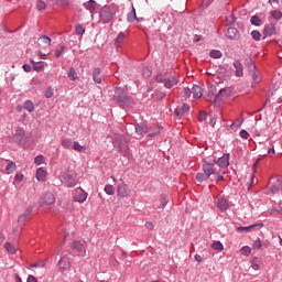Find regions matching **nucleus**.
I'll use <instances>...</instances> for the list:
<instances>
[{"label": "nucleus", "mask_w": 282, "mask_h": 282, "mask_svg": "<svg viewBox=\"0 0 282 282\" xmlns=\"http://www.w3.org/2000/svg\"><path fill=\"white\" fill-rule=\"evenodd\" d=\"M217 165L220 169H227V166H230V154H224L221 158L217 160Z\"/></svg>", "instance_id": "9d476101"}, {"label": "nucleus", "mask_w": 282, "mask_h": 282, "mask_svg": "<svg viewBox=\"0 0 282 282\" xmlns=\"http://www.w3.org/2000/svg\"><path fill=\"white\" fill-rule=\"evenodd\" d=\"M32 268H45V262H37L32 264Z\"/></svg>", "instance_id": "bf43d9fd"}, {"label": "nucleus", "mask_w": 282, "mask_h": 282, "mask_svg": "<svg viewBox=\"0 0 282 282\" xmlns=\"http://www.w3.org/2000/svg\"><path fill=\"white\" fill-rule=\"evenodd\" d=\"M57 268L62 270V272H67L72 268V263L69 262V256L63 254L57 263Z\"/></svg>", "instance_id": "39448f33"}, {"label": "nucleus", "mask_w": 282, "mask_h": 282, "mask_svg": "<svg viewBox=\"0 0 282 282\" xmlns=\"http://www.w3.org/2000/svg\"><path fill=\"white\" fill-rule=\"evenodd\" d=\"M209 56H212V58H221V56H224V54L219 50H213L209 53Z\"/></svg>", "instance_id": "58836bf2"}, {"label": "nucleus", "mask_w": 282, "mask_h": 282, "mask_svg": "<svg viewBox=\"0 0 282 282\" xmlns=\"http://www.w3.org/2000/svg\"><path fill=\"white\" fill-rule=\"evenodd\" d=\"M56 198L54 197L53 193H46L41 199H40V206L43 208L47 206H53L55 204Z\"/></svg>", "instance_id": "423d86ee"}, {"label": "nucleus", "mask_w": 282, "mask_h": 282, "mask_svg": "<svg viewBox=\"0 0 282 282\" xmlns=\"http://www.w3.org/2000/svg\"><path fill=\"white\" fill-rule=\"evenodd\" d=\"M74 199L79 204H85V202H87V192L83 191L82 188L75 189Z\"/></svg>", "instance_id": "6e6552de"}, {"label": "nucleus", "mask_w": 282, "mask_h": 282, "mask_svg": "<svg viewBox=\"0 0 282 282\" xmlns=\"http://www.w3.org/2000/svg\"><path fill=\"white\" fill-rule=\"evenodd\" d=\"M184 94L189 98L191 94H193V89L191 90V88H184Z\"/></svg>", "instance_id": "680f3d73"}, {"label": "nucleus", "mask_w": 282, "mask_h": 282, "mask_svg": "<svg viewBox=\"0 0 282 282\" xmlns=\"http://www.w3.org/2000/svg\"><path fill=\"white\" fill-rule=\"evenodd\" d=\"M31 63L35 72H41V69H43V64H41V62H34V59H31Z\"/></svg>", "instance_id": "a19ab883"}, {"label": "nucleus", "mask_w": 282, "mask_h": 282, "mask_svg": "<svg viewBox=\"0 0 282 282\" xmlns=\"http://www.w3.org/2000/svg\"><path fill=\"white\" fill-rule=\"evenodd\" d=\"M227 39H230L231 41L235 39H239V31L235 28H229L226 32Z\"/></svg>", "instance_id": "6ab92c4d"}, {"label": "nucleus", "mask_w": 282, "mask_h": 282, "mask_svg": "<svg viewBox=\"0 0 282 282\" xmlns=\"http://www.w3.org/2000/svg\"><path fill=\"white\" fill-rule=\"evenodd\" d=\"M251 76H252V80H253L254 85H259V83H261V75H259V73H257L256 65H253L251 68Z\"/></svg>", "instance_id": "412c9836"}, {"label": "nucleus", "mask_w": 282, "mask_h": 282, "mask_svg": "<svg viewBox=\"0 0 282 282\" xmlns=\"http://www.w3.org/2000/svg\"><path fill=\"white\" fill-rule=\"evenodd\" d=\"M12 140L17 144H25L28 142V135L25 134V129L17 128L13 133Z\"/></svg>", "instance_id": "20e7f679"}, {"label": "nucleus", "mask_w": 282, "mask_h": 282, "mask_svg": "<svg viewBox=\"0 0 282 282\" xmlns=\"http://www.w3.org/2000/svg\"><path fill=\"white\" fill-rule=\"evenodd\" d=\"M194 259H195V261H197L198 263H202V261H204V259L202 258L200 254H195V256H194Z\"/></svg>", "instance_id": "e2e57ef3"}, {"label": "nucleus", "mask_w": 282, "mask_h": 282, "mask_svg": "<svg viewBox=\"0 0 282 282\" xmlns=\"http://www.w3.org/2000/svg\"><path fill=\"white\" fill-rule=\"evenodd\" d=\"M93 80L96 85L102 84V77H100V67H95L93 69Z\"/></svg>", "instance_id": "4468645a"}, {"label": "nucleus", "mask_w": 282, "mask_h": 282, "mask_svg": "<svg viewBox=\"0 0 282 282\" xmlns=\"http://www.w3.org/2000/svg\"><path fill=\"white\" fill-rule=\"evenodd\" d=\"M263 225H260V224H254V225H251V226H248V227H238V231L239 232H252V230H259V228H262Z\"/></svg>", "instance_id": "dca6fc26"}, {"label": "nucleus", "mask_w": 282, "mask_h": 282, "mask_svg": "<svg viewBox=\"0 0 282 282\" xmlns=\"http://www.w3.org/2000/svg\"><path fill=\"white\" fill-rule=\"evenodd\" d=\"M30 215H32V208H28L23 214H21L18 217V223L25 224V221H28V217H30Z\"/></svg>", "instance_id": "aec40b11"}, {"label": "nucleus", "mask_w": 282, "mask_h": 282, "mask_svg": "<svg viewBox=\"0 0 282 282\" xmlns=\"http://www.w3.org/2000/svg\"><path fill=\"white\" fill-rule=\"evenodd\" d=\"M67 76L70 80H76L78 78V73H76V69H74V67H70L68 69Z\"/></svg>", "instance_id": "2f4dec72"}, {"label": "nucleus", "mask_w": 282, "mask_h": 282, "mask_svg": "<svg viewBox=\"0 0 282 282\" xmlns=\"http://www.w3.org/2000/svg\"><path fill=\"white\" fill-rule=\"evenodd\" d=\"M243 124V119H238L231 124V129H239Z\"/></svg>", "instance_id": "de8ad7c7"}, {"label": "nucleus", "mask_w": 282, "mask_h": 282, "mask_svg": "<svg viewBox=\"0 0 282 282\" xmlns=\"http://www.w3.org/2000/svg\"><path fill=\"white\" fill-rule=\"evenodd\" d=\"M198 120L199 122H204V120H206V112H199Z\"/></svg>", "instance_id": "4d7b16f0"}, {"label": "nucleus", "mask_w": 282, "mask_h": 282, "mask_svg": "<svg viewBox=\"0 0 282 282\" xmlns=\"http://www.w3.org/2000/svg\"><path fill=\"white\" fill-rule=\"evenodd\" d=\"M135 131L138 133V135H142V133H145L147 132V128L142 127V126H138L135 128Z\"/></svg>", "instance_id": "603ef678"}, {"label": "nucleus", "mask_w": 282, "mask_h": 282, "mask_svg": "<svg viewBox=\"0 0 282 282\" xmlns=\"http://www.w3.org/2000/svg\"><path fill=\"white\" fill-rule=\"evenodd\" d=\"M229 96H232V88L227 87L219 90V94L217 95V99L221 100L223 98H229Z\"/></svg>", "instance_id": "ddd939ff"}, {"label": "nucleus", "mask_w": 282, "mask_h": 282, "mask_svg": "<svg viewBox=\"0 0 282 282\" xmlns=\"http://www.w3.org/2000/svg\"><path fill=\"white\" fill-rule=\"evenodd\" d=\"M210 127H215L217 124V117H212L209 120Z\"/></svg>", "instance_id": "13d9d810"}, {"label": "nucleus", "mask_w": 282, "mask_h": 282, "mask_svg": "<svg viewBox=\"0 0 282 282\" xmlns=\"http://www.w3.org/2000/svg\"><path fill=\"white\" fill-rule=\"evenodd\" d=\"M124 137L123 135H117L115 139V147H118L120 151H122V147H124Z\"/></svg>", "instance_id": "a878e982"}, {"label": "nucleus", "mask_w": 282, "mask_h": 282, "mask_svg": "<svg viewBox=\"0 0 282 282\" xmlns=\"http://www.w3.org/2000/svg\"><path fill=\"white\" fill-rule=\"evenodd\" d=\"M35 177L37 182H45V180H47V171H45L43 167H39L36 170Z\"/></svg>", "instance_id": "2eb2a0df"}, {"label": "nucleus", "mask_w": 282, "mask_h": 282, "mask_svg": "<svg viewBox=\"0 0 282 282\" xmlns=\"http://www.w3.org/2000/svg\"><path fill=\"white\" fill-rule=\"evenodd\" d=\"M96 6H98V3H96L95 0H89L84 3V8L86 10H88V12H90V14H94V12H96Z\"/></svg>", "instance_id": "a211bd4d"}, {"label": "nucleus", "mask_w": 282, "mask_h": 282, "mask_svg": "<svg viewBox=\"0 0 282 282\" xmlns=\"http://www.w3.org/2000/svg\"><path fill=\"white\" fill-rule=\"evenodd\" d=\"M122 43H124V33L121 32L118 34L115 45H116V47H120L122 45Z\"/></svg>", "instance_id": "7c9ffc66"}, {"label": "nucleus", "mask_w": 282, "mask_h": 282, "mask_svg": "<svg viewBox=\"0 0 282 282\" xmlns=\"http://www.w3.org/2000/svg\"><path fill=\"white\" fill-rule=\"evenodd\" d=\"M22 67H23V70L26 72V73L32 72V67L28 64H24Z\"/></svg>", "instance_id": "052dcab7"}, {"label": "nucleus", "mask_w": 282, "mask_h": 282, "mask_svg": "<svg viewBox=\"0 0 282 282\" xmlns=\"http://www.w3.org/2000/svg\"><path fill=\"white\" fill-rule=\"evenodd\" d=\"M193 98H202L204 96V90L198 86L195 85L192 87Z\"/></svg>", "instance_id": "4be33fe9"}, {"label": "nucleus", "mask_w": 282, "mask_h": 282, "mask_svg": "<svg viewBox=\"0 0 282 282\" xmlns=\"http://www.w3.org/2000/svg\"><path fill=\"white\" fill-rule=\"evenodd\" d=\"M62 147H64V149H72V140L70 139H64L62 141Z\"/></svg>", "instance_id": "c03bdc74"}, {"label": "nucleus", "mask_w": 282, "mask_h": 282, "mask_svg": "<svg viewBox=\"0 0 282 282\" xmlns=\"http://www.w3.org/2000/svg\"><path fill=\"white\" fill-rule=\"evenodd\" d=\"M240 137L242 138V140H248V138H250V133H248V131L246 130H241Z\"/></svg>", "instance_id": "5fc2aeb1"}, {"label": "nucleus", "mask_w": 282, "mask_h": 282, "mask_svg": "<svg viewBox=\"0 0 282 282\" xmlns=\"http://www.w3.org/2000/svg\"><path fill=\"white\" fill-rule=\"evenodd\" d=\"M142 74H143L144 78H151V75L153 74V72L151 70V68L144 67Z\"/></svg>", "instance_id": "a18cd8bd"}, {"label": "nucleus", "mask_w": 282, "mask_h": 282, "mask_svg": "<svg viewBox=\"0 0 282 282\" xmlns=\"http://www.w3.org/2000/svg\"><path fill=\"white\" fill-rule=\"evenodd\" d=\"M119 197H131V187L128 184L121 183L117 186Z\"/></svg>", "instance_id": "0eeeda50"}, {"label": "nucleus", "mask_w": 282, "mask_h": 282, "mask_svg": "<svg viewBox=\"0 0 282 282\" xmlns=\"http://www.w3.org/2000/svg\"><path fill=\"white\" fill-rule=\"evenodd\" d=\"M271 17L273 19H275V21H281V19H282L281 10H273V11H271Z\"/></svg>", "instance_id": "c9c22d12"}, {"label": "nucleus", "mask_w": 282, "mask_h": 282, "mask_svg": "<svg viewBox=\"0 0 282 282\" xmlns=\"http://www.w3.org/2000/svg\"><path fill=\"white\" fill-rule=\"evenodd\" d=\"M135 19H138V15L135 14V8L132 7V11L130 13H128L127 21L129 23H133L135 21Z\"/></svg>", "instance_id": "c756f323"}, {"label": "nucleus", "mask_w": 282, "mask_h": 282, "mask_svg": "<svg viewBox=\"0 0 282 282\" xmlns=\"http://www.w3.org/2000/svg\"><path fill=\"white\" fill-rule=\"evenodd\" d=\"M274 32H276V26H274V24H268L264 26L263 33L267 36H272V34H274Z\"/></svg>", "instance_id": "b1692460"}, {"label": "nucleus", "mask_w": 282, "mask_h": 282, "mask_svg": "<svg viewBox=\"0 0 282 282\" xmlns=\"http://www.w3.org/2000/svg\"><path fill=\"white\" fill-rule=\"evenodd\" d=\"M189 110H191V106L184 104L183 107H182V111L186 112V111H189Z\"/></svg>", "instance_id": "338daca9"}, {"label": "nucleus", "mask_w": 282, "mask_h": 282, "mask_svg": "<svg viewBox=\"0 0 282 282\" xmlns=\"http://www.w3.org/2000/svg\"><path fill=\"white\" fill-rule=\"evenodd\" d=\"M72 249L75 252H87L85 248V241H80V240H74L72 243Z\"/></svg>", "instance_id": "9b49d317"}, {"label": "nucleus", "mask_w": 282, "mask_h": 282, "mask_svg": "<svg viewBox=\"0 0 282 282\" xmlns=\"http://www.w3.org/2000/svg\"><path fill=\"white\" fill-rule=\"evenodd\" d=\"M4 248H6V250H7V252H8L9 254H15V253H17V247H14V245H12V243H10V242H7V243L4 245Z\"/></svg>", "instance_id": "c85d7f7f"}, {"label": "nucleus", "mask_w": 282, "mask_h": 282, "mask_svg": "<svg viewBox=\"0 0 282 282\" xmlns=\"http://www.w3.org/2000/svg\"><path fill=\"white\" fill-rule=\"evenodd\" d=\"M240 252L245 257H250V254H252V248H250L249 246H245L240 249Z\"/></svg>", "instance_id": "f704fd0d"}, {"label": "nucleus", "mask_w": 282, "mask_h": 282, "mask_svg": "<svg viewBox=\"0 0 282 282\" xmlns=\"http://www.w3.org/2000/svg\"><path fill=\"white\" fill-rule=\"evenodd\" d=\"M155 80H156V83H164V77L162 76V75H158L156 77H155Z\"/></svg>", "instance_id": "0e129e2a"}, {"label": "nucleus", "mask_w": 282, "mask_h": 282, "mask_svg": "<svg viewBox=\"0 0 282 282\" xmlns=\"http://www.w3.org/2000/svg\"><path fill=\"white\" fill-rule=\"evenodd\" d=\"M217 208L223 212L228 210V208H230V203H228V199L219 197L217 200Z\"/></svg>", "instance_id": "f8f14e48"}, {"label": "nucleus", "mask_w": 282, "mask_h": 282, "mask_svg": "<svg viewBox=\"0 0 282 282\" xmlns=\"http://www.w3.org/2000/svg\"><path fill=\"white\" fill-rule=\"evenodd\" d=\"M113 17H116V13L113 12V10H111V7L109 6L101 7L99 11V19L101 23H109L111 19H113Z\"/></svg>", "instance_id": "7ed1b4c3"}, {"label": "nucleus", "mask_w": 282, "mask_h": 282, "mask_svg": "<svg viewBox=\"0 0 282 282\" xmlns=\"http://www.w3.org/2000/svg\"><path fill=\"white\" fill-rule=\"evenodd\" d=\"M251 268L252 270H256V271L261 270V267L258 263H252Z\"/></svg>", "instance_id": "774afa93"}, {"label": "nucleus", "mask_w": 282, "mask_h": 282, "mask_svg": "<svg viewBox=\"0 0 282 282\" xmlns=\"http://www.w3.org/2000/svg\"><path fill=\"white\" fill-rule=\"evenodd\" d=\"M169 204V197L166 195H161V208H165Z\"/></svg>", "instance_id": "49530a36"}, {"label": "nucleus", "mask_w": 282, "mask_h": 282, "mask_svg": "<svg viewBox=\"0 0 282 282\" xmlns=\"http://www.w3.org/2000/svg\"><path fill=\"white\" fill-rule=\"evenodd\" d=\"M251 36L253 41H261V32H259L258 30L252 31Z\"/></svg>", "instance_id": "37998d69"}, {"label": "nucleus", "mask_w": 282, "mask_h": 282, "mask_svg": "<svg viewBox=\"0 0 282 282\" xmlns=\"http://www.w3.org/2000/svg\"><path fill=\"white\" fill-rule=\"evenodd\" d=\"M175 85H177V78L172 77L164 79V87H166V89H172V87H175Z\"/></svg>", "instance_id": "5701e85b"}, {"label": "nucleus", "mask_w": 282, "mask_h": 282, "mask_svg": "<svg viewBox=\"0 0 282 282\" xmlns=\"http://www.w3.org/2000/svg\"><path fill=\"white\" fill-rule=\"evenodd\" d=\"M44 96L45 98H52V96H54V88L46 89Z\"/></svg>", "instance_id": "864d4df0"}, {"label": "nucleus", "mask_w": 282, "mask_h": 282, "mask_svg": "<svg viewBox=\"0 0 282 282\" xmlns=\"http://www.w3.org/2000/svg\"><path fill=\"white\" fill-rule=\"evenodd\" d=\"M40 42L42 43V45H44V47H50V45H52V39H50V36L47 35H41Z\"/></svg>", "instance_id": "bb28decb"}, {"label": "nucleus", "mask_w": 282, "mask_h": 282, "mask_svg": "<svg viewBox=\"0 0 282 282\" xmlns=\"http://www.w3.org/2000/svg\"><path fill=\"white\" fill-rule=\"evenodd\" d=\"M104 191H105L106 195H115V193H116L113 185H106Z\"/></svg>", "instance_id": "ea45409f"}, {"label": "nucleus", "mask_w": 282, "mask_h": 282, "mask_svg": "<svg viewBox=\"0 0 282 282\" xmlns=\"http://www.w3.org/2000/svg\"><path fill=\"white\" fill-rule=\"evenodd\" d=\"M75 30L76 34L83 35L85 33V28H83V25H77Z\"/></svg>", "instance_id": "6e6d98bb"}, {"label": "nucleus", "mask_w": 282, "mask_h": 282, "mask_svg": "<svg viewBox=\"0 0 282 282\" xmlns=\"http://www.w3.org/2000/svg\"><path fill=\"white\" fill-rule=\"evenodd\" d=\"M59 180L67 188H74L78 184V174L74 170H68L59 175Z\"/></svg>", "instance_id": "f257e3e1"}, {"label": "nucleus", "mask_w": 282, "mask_h": 282, "mask_svg": "<svg viewBox=\"0 0 282 282\" xmlns=\"http://www.w3.org/2000/svg\"><path fill=\"white\" fill-rule=\"evenodd\" d=\"M213 250H217L218 252H221L224 250V243L221 241H214L210 246Z\"/></svg>", "instance_id": "473e14b6"}, {"label": "nucleus", "mask_w": 282, "mask_h": 282, "mask_svg": "<svg viewBox=\"0 0 282 282\" xmlns=\"http://www.w3.org/2000/svg\"><path fill=\"white\" fill-rule=\"evenodd\" d=\"M216 172H217V170L215 169V163L204 162L203 173H205L208 177H210V175H215Z\"/></svg>", "instance_id": "1a4fd4ad"}, {"label": "nucleus", "mask_w": 282, "mask_h": 282, "mask_svg": "<svg viewBox=\"0 0 282 282\" xmlns=\"http://www.w3.org/2000/svg\"><path fill=\"white\" fill-rule=\"evenodd\" d=\"M261 239L258 238L253 243V250H261Z\"/></svg>", "instance_id": "3c124183"}, {"label": "nucleus", "mask_w": 282, "mask_h": 282, "mask_svg": "<svg viewBox=\"0 0 282 282\" xmlns=\"http://www.w3.org/2000/svg\"><path fill=\"white\" fill-rule=\"evenodd\" d=\"M234 67H235V69H236V76H237L238 78L243 77V64H241V62H239V61H236V62L234 63Z\"/></svg>", "instance_id": "f3484780"}, {"label": "nucleus", "mask_w": 282, "mask_h": 282, "mask_svg": "<svg viewBox=\"0 0 282 282\" xmlns=\"http://www.w3.org/2000/svg\"><path fill=\"white\" fill-rule=\"evenodd\" d=\"M73 149H74V151H77L78 153H83L85 151V147L80 145V143H78V141H75L73 143Z\"/></svg>", "instance_id": "e433bc0d"}, {"label": "nucleus", "mask_w": 282, "mask_h": 282, "mask_svg": "<svg viewBox=\"0 0 282 282\" xmlns=\"http://www.w3.org/2000/svg\"><path fill=\"white\" fill-rule=\"evenodd\" d=\"M23 107L26 111H29V113L34 111V102H32V100L24 101Z\"/></svg>", "instance_id": "cd10ccee"}, {"label": "nucleus", "mask_w": 282, "mask_h": 282, "mask_svg": "<svg viewBox=\"0 0 282 282\" xmlns=\"http://www.w3.org/2000/svg\"><path fill=\"white\" fill-rule=\"evenodd\" d=\"M34 164H36V166H41V164H45V158L42 154L35 156Z\"/></svg>", "instance_id": "4c0bfd02"}, {"label": "nucleus", "mask_w": 282, "mask_h": 282, "mask_svg": "<svg viewBox=\"0 0 282 282\" xmlns=\"http://www.w3.org/2000/svg\"><path fill=\"white\" fill-rule=\"evenodd\" d=\"M210 176H207L205 172H199L196 174V181L197 182H206V180H208Z\"/></svg>", "instance_id": "72a5a7b5"}, {"label": "nucleus", "mask_w": 282, "mask_h": 282, "mask_svg": "<svg viewBox=\"0 0 282 282\" xmlns=\"http://www.w3.org/2000/svg\"><path fill=\"white\" fill-rule=\"evenodd\" d=\"M47 8V4L43 0H37L36 1V10H45Z\"/></svg>", "instance_id": "79ce46f5"}, {"label": "nucleus", "mask_w": 282, "mask_h": 282, "mask_svg": "<svg viewBox=\"0 0 282 282\" xmlns=\"http://www.w3.org/2000/svg\"><path fill=\"white\" fill-rule=\"evenodd\" d=\"M115 98L119 102L120 107H133V99L127 96L124 88H116Z\"/></svg>", "instance_id": "f03ea898"}, {"label": "nucleus", "mask_w": 282, "mask_h": 282, "mask_svg": "<svg viewBox=\"0 0 282 282\" xmlns=\"http://www.w3.org/2000/svg\"><path fill=\"white\" fill-rule=\"evenodd\" d=\"M65 52V45H62L61 48L55 51L56 58H61V55Z\"/></svg>", "instance_id": "8fccbe9b"}, {"label": "nucleus", "mask_w": 282, "mask_h": 282, "mask_svg": "<svg viewBox=\"0 0 282 282\" xmlns=\"http://www.w3.org/2000/svg\"><path fill=\"white\" fill-rule=\"evenodd\" d=\"M250 21L252 25H261V20L257 15L251 17Z\"/></svg>", "instance_id": "09e8293b"}, {"label": "nucleus", "mask_w": 282, "mask_h": 282, "mask_svg": "<svg viewBox=\"0 0 282 282\" xmlns=\"http://www.w3.org/2000/svg\"><path fill=\"white\" fill-rule=\"evenodd\" d=\"M26 282H39L34 275H29Z\"/></svg>", "instance_id": "69168bd1"}, {"label": "nucleus", "mask_w": 282, "mask_h": 282, "mask_svg": "<svg viewBox=\"0 0 282 282\" xmlns=\"http://www.w3.org/2000/svg\"><path fill=\"white\" fill-rule=\"evenodd\" d=\"M6 171L8 175L14 173L17 171V163H14V161H9Z\"/></svg>", "instance_id": "393cba45"}]
</instances>
